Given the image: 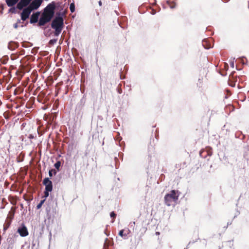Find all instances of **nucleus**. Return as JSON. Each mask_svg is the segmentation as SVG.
<instances>
[{
    "mask_svg": "<svg viewBox=\"0 0 249 249\" xmlns=\"http://www.w3.org/2000/svg\"><path fill=\"white\" fill-rule=\"evenodd\" d=\"M70 8L71 12H73L74 11V5L73 3L71 4Z\"/></svg>",
    "mask_w": 249,
    "mask_h": 249,
    "instance_id": "11",
    "label": "nucleus"
},
{
    "mask_svg": "<svg viewBox=\"0 0 249 249\" xmlns=\"http://www.w3.org/2000/svg\"><path fill=\"white\" fill-rule=\"evenodd\" d=\"M42 2V0H34L31 3L29 7L33 11V10L37 9L40 6Z\"/></svg>",
    "mask_w": 249,
    "mask_h": 249,
    "instance_id": "6",
    "label": "nucleus"
},
{
    "mask_svg": "<svg viewBox=\"0 0 249 249\" xmlns=\"http://www.w3.org/2000/svg\"><path fill=\"white\" fill-rule=\"evenodd\" d=\"M32 0H20L17 5V8L19 9H21L28 5Z\"/></svg>",
    "mask_w": 249,
    "mask_h": 249,
    "instance_id": "8",
    "label": "nucleus"
},
{
    "mask_svg": "<svg viewBox=\"0 0 249 249\" xmlns=\"http://www.w3.org/2000/svg\"><path fill=\"white\" fill-rule=\"evenodd\" d=\"M115 214L113 213V212H112L111 213H110V216L111 217H115Z\"/></svg>",
    "mask_w": 249,
    "mask_h": 249,
    "instance_id": "14",
    "label": "nucleus"
},
{
    "mask_svg": "<svg viewBox=\"0 0 249 249\" xmlns=\"http://www.w3.org/2000/svg\"><path fill=\"white\" fill-rule=\"evenodd\" d=\"M49 175H50V176H52V173H51V171H50V172H49Z\"/></svg>",
    "mask_w": 249,
    "mask_h": 249,
    "instance_id": "17",
    "label": "nucleus"
},
{
    "mask_svg": "<svg viewBox=\"0 0 249 249\" xmlns=\"http://www.w3.org/2000/svg\"><path fill=\"white\" fill-rule=\"evenodd\" d=\"M59 166H60V163H59V162H57V163H56L55 164V167L56 168L58 169V168H59Z\"/></svg>",
    "mask_w": 249,
    "mask_h": 249,
    "instance_id": "12",
    "label": "nucleus"
},
{
    "mask_svg": "<svg viewBox=\"0 0 249 249\" xmlns=\"http://www.w3.org/2000/svg\"><path fill=\"white\" fill-rule=\"evenodd\" d=\"M170 7H171V8H174V7H175V4H173V5H171V6H170Z\"/></svg>",
    "mask_w": 249,
    "mask_h": 249,
    "instance_id": "16",
    "label": "nucleus"
},
{
    "mask_svg": "<svg viewBox=\"0 0 249 249\" xmlns=\"http://www.w3.org/2000/svg\"><path fill=\"white\" fill-rule=\"evenodd\" d=\"M14 27L15 28H17L18 27V23H17L14 25Z\"/></svg>",
    "mask_w": 249,
    "mask_h": 249,
    "instance_id": "15",
    "label": "nucleus"
},
{
    "mask_svg": "<svg viewBox=\"0 0 249 249\" xmlns=\"http://www.w3.org/2000/svg\"><path fill=\"white\" fill-rule=\"evenodd\" d=\"M18 231L21 236H26L28 234L27 229L26 227L24 225L20 227L18 229Z\"/></svg>",
    "mask_w": 249,
    "mask_h": 249,
    "instance_id": "7",
    "label": "nucleus"
},
{
    "mask_svg": "<svg viewBox=\"0 0 249 249\" xmlns=\"http://www.w3.org/2000/svg\"><path fill=\"white\" fill-rule=\"evenodd\" d=\"M40 206H41V204H39V205H38V206H37V207H38V208H39V207H40Z\"/></svg>",
    "mask_w": 249,
    "mask_h": 249,
    "instance_id": "19",
    "label": "nucleus"
},
{
    "mask_svg": "<svg viewBox=\"0 0 249 249\" xmlns=\"http://www.w3.org/2000/svg\"><path fill=\"white\" fill-rule=\"evenodd\" d=\"M123 232H124V231L123 230H121L119 231V235L121 236H123Z\"/></svg>",
    "mask_w": 249,
    "mask_h": 249,
    "instance_id": "13",
    "label": "nucleus"
},
{
    "mask_svg": "<svg viewBox=\"0 0 249 249\" xmlns=\"http://www.w3.org/2000/svg\"><path fill=\"white\" fill-rule=\"evenodd\" d=\"M99 4L101 6L102 5V2L101 1L99 2Z\"/></svg>",
    "mask_w": 249,
    "mask_h": 249,
    "instance_id": "18",
    "label": "nucleus"
},
{
    "mask_svg": "<svg viewBox=\"0 0 249 249\" xmlns=\"http://www.w3.org/2000/svg\"><path fill=\"white\" fill-rule=\"evenodd\" d=\"M39 15V13H36L33 14L31 18V23H35L36 22Z\"/></svg>",
    "mask_w": 249,
    "mask_h": 249,
    "instance_id": "9",
    "label": "nucleus"
},
{
    "mask_svg": "<svg viewBox=\"0 0 249 249\" xmlns=\"http://www.w3.org/2000/svg\"><path fill=\"white\" fill-rule=\"evenodd\" d=\"M18 0H6V3L9 6L15 5Z\"/></svg>",
    "mask_w": 249,
    "mask_h": 249,
    "instance_id": "10",
    "label": "nucleus"
},
{
    "mask_svg": "<svg viewBox=\"0 0 249 249\" xmlns=\"http://www.w3.org/2000/svg\"><path fill=\"white\" fill-rule=\"evenodd\" d=\"M178 196V191L173 190L170 193L166 195L165 196V201L166 204L170 206L173 204V202L176 201Z\"/></svg>",
    "mask_w": 249,
    "mask_h": 249,
    "instance_id": "3",
    "label": "nucleus"
},
{
    "mask_svg": "<svg viewBox=\"0 0 249 249\" xmlns=\"http://www.w3.org/2000/svg\"><path fill=\"white\" fill-rule=\"evenodd\" d=\"M63 25V20L62 17H56L53 21L52 27L55 30V35L58 36L61 32Z\"/></svg>",
    "mask_w": 249,
    "mask_h": 249,
    "instance_id": "2",
    "label": "nucleus"
},
{
    "mask_svg": "<svg viewBox=\"0 0 249 249\" xmlns=\"http://www.w3.org/2000/svg\"><path fill=\"white\" fill-rule=\"evenodd\" d=\"M53 10V7L52 5H48L44 9L39 21V24L40 25H44L45 23L51 20L54 14Z\"/></svg>",
    "mask_w": 249,
    "mask_h": 249,
    "instance_id": "1",
    "label": "nucleus"
},
{
    "mask_svg": "<svg viewBox=\"0 0 249 249\" xmlns=\"http://www.w3.org/2000/svg\"><path fill=\"white\" fill-rule=\"evenodd\" d=\"M32 11V10L29 6L25 8L21 15V19L23 20H25L27 18H28Z\"/></svg>",
    "mask_w": 249,
    "mask_h": 249,
    "instance_id": "5",
    "label": "nucleus"
},
{
    "mask_svg": "<svg viewBox=\"0 0 249 249\" xmlns=\"http://www.w3.org/2000/svg\"><path fill=\"white\" fill-rule=\"evenodd\" d=\"M43 183L45 185V196L47 197L49 196V192L52 190V182L49 178H46L43 180Z\"/></svg>",
    "mask_w": 249,
    "mask_h": 249,
    "instance_id": "4",
    "label": "nucleus"
}]
</instances>
